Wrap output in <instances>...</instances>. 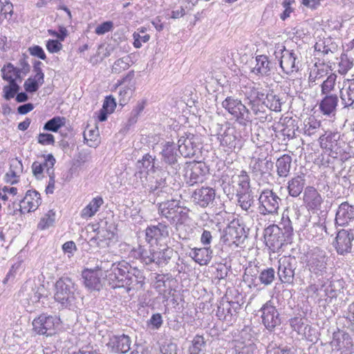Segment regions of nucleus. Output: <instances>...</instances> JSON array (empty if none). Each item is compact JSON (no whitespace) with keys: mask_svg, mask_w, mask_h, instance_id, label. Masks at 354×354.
<instances>
[{"mask_svg":"<svg viewBox=\"0 0 354 354\" xmlns=\"http://www.w3.org/2000/svg\"><path fill=\"white\" fill-rule=\"evenodd\" d=\"M262 323L270 331L273 330L276 326L280 325V315L271 301H267L261 308Z\"/></svg>","mask_w":354,"mask_h":354,"instance_id":"13","label":"nucleus"},{"mask_svg":"<svg viewBox=\"0 0 354 354\" xmlns=\"http://www.w3.org/2000/svg\"><path fill=\"white\" fill-rule=\"evenodd\" d=\"M131 62L130 56H125L117 59L112 66V73L119 74L123 71L128 69L131 66Z\"/></svg>","mask_w":354,"mask_h":354,"instance_id":"47","label":"nucleus"},{"mask_svg":"<svg viewBox=\"0 0 354 354\" xmlns=\"http://www.w3.org/2000/svg\"><path fill=\"white\" fill-rule=\"evenodd\" d=\"M320 127V122L313 117H310L304 121L302 131L307 136H313Z\"/></svg>","mask_w":354,"mask_h":354,"instance_id":"37","label":"nucleus"},{"mask_svg":"<svg viewBox=\"0 0 354 354\" xmlns=\"http://www.w3.org/2000/svg\"><path fill=\"white\" fill-rule=\"evenodd\" d=\"M304 181L302 176H297L290 180L288 186L289 194L292 197H297L303 190Z\"/></svg>","mask_w":354,"mask_h":354,"instance_id":"36","label":"nucleus"},{"mask_svg":"<svg viewBox=\"0 0 354 354\" xmlns=\"http://www.w3.org/2000/svg\"><path fill=\"white\" fill-rule=\"evenodd\" d=\"M145 108L144 102H139L130 113L127 126L131 127L136 124L138 121L140 114L143 111Z\"/></svg>","mask_w":354,"mask_h":354,"instance_id":"52","label":"nucleus"},{"mask_svg":"<svg viewBox=\"0 0 354 354\" xmlns=\"http://www.w3.org/2000/svg\"><path fill=\"white\" fill-rule=\"evenodd\" d=\"M42 63L40 61H35L33 64V71L35 77L38 79L40 83L44 82V73L41 69Z\"/></svg>","mask_w":354,"mask_h":354,"instance_id":"62","label":"nucleus"},{"mask_svg":"<svg viewBox=\"0 0 354 354\" xmlns=\"http://www.w3.org/2000/svg\"><path fill=\"white\" fill-rule=\"evenodd\" d=\"M131 341L130 337L126 335H113L108 343L111 348V351L115 353L125 354L131 349Z\"/></svg>","mask_w":354,"mask_h":354,"instance_id":"22","label":"nucleus"},{"mask_svg":"<svg viewBox=\"0 0 354 354\" xmlns=\"http://www.w3.org/2000/svg\"><path fill=\"white\" fill-rule=\"evenodd\" d=\"M247 104L255 115L261 116L266 111L265 93L254 86L249 87L245 92Z\"/></svg>","mask_w":354,"mask_h":354,"instance_id":"10","label":"nucleus"},{"mask_svg":"<svg viewBox=\"0 0 354 354\" xmlns=\"http://www.w3.org/2000/svg\"><path fill=\"white\" fill-rule=\"evenodd\" d=\"M259 212L261 214H274L279 209L277 201H259Z\"/></svg>","mask_w":354,"mask_h":354,"instance_id":"46","label":"nucleus"},{"mask_svg":"<svg viewBox=\"0 0 354 354\" xmlns=\"http://www.w3.org/2000/svg\"><path fill=\"white\" fill-rule=\"evenodd\" d=\"M47 290L44 285L35 286L28 288L27 285L24 286L19 294L25 297L28 304H35L40 301L42 298L47 297Z\"/></svg>","mask_w":354,"mask_h":354,"instance_id":"19","label":"nucleus"},{"mask_svg":"<svg viewBox=\"0 0 354 354\" xmlns=\"http://www.w3.org/2000/svg\"><path fill=\"white\" fill-rule=\"evenodd\" d=\"M133 89L131 87H122L119 92L120 103L124 105L130 100L133 95Z\"/></svg>","mask_w":354,"mask_h":354,"instance_id":"57","label":"nucleus"},{"mask_svg":"<svg viewBox=\"0 0 354 354\" xmlns=\"http://www.w3.org/2000/svg\"><path fill=\"white\" fill-rule=\"evenodd\" d=\"M44 162H41V166H43L44 169H46V172L48 175L54 174L53 167L56 162V160L54 158L53 155L49 153L46 156H44Z\"/></svg>","mask_w":354,"mask_h":354,"instance_id":"56","label":"nucleus"},{"mask_svg":"<svg viewBox=\"0 0 354 354\" xmlns=\"http://www.w3.org/2000/svg\"><path fill=\"white\" fill-rule=\"evenodd\" d=\"M37 142L41 145H54L55 137L48 133H40L37 136Z\"/></svg>","mask_w":354,"mask_h":354,"instance_id":"58","label":"nucleus"},{"mask_svg":"<svg viewBox=\"0 0 354 354\" xmlns=\"http://www.w3.org/2000/svg\"><path fill=\"white\" fill-rule=\"evenodd\" d=\"M246 237L244 227L237 222H232L225 228L222 239L225 243L239 245L241 240H244Z\"/></svg>","mask_w":354,"mask_h":354,"instance_id":"16","label":"nucleus"},{"mask_svg":"<svg viewBox=\"0 0 354 354\" xmlns=\"http://www.w3.org/2000/svg\"><path fill=\"white\" fill-rule=\"evenodd\" d=\"M3 73V79L6 80V75H10L15 82L17 80H21V73L17 67H15L12 64H8L1 70Z\"/></svg>","mask_w":354,"mask_h":354,"instance_id":"54","label":"nucleus"},{"mask_svg":"<svg viewBox=\"0 0 354 354\" xmlns=\"http://www.w3.org/2000/svg\"><path fill=\"white\" fill-rule=\"evenodd\" d=\"M278 272L281 283L292 284L295 278V270L297 261L293 257H283L278 261Z\"/></svg>","mask_w":354,"mask_h":354,"instance_id":"11","label":"nucleus"},{"mask_svg":"<svg viewBox=\"0 0 354 354\" xmlns=\"http://www.w3.org/2000/svg\"><path fill=\"white\" fill-rule=\"evenodd\" d=\"M169 235L168 226L162 223H159L157 225L149 226L145 230L146 241L151 246L166 245Z\"/></svg>","mask_w":354,"mask_h":354,"instance_id":"12","label":"nucleus"},{"mask_svg":"<svg viewBox=\"0 0 354 354\" xmlns=\"http://www.w3.org/2000/svg\"><path fill=\"white\" fill-rule=\"evenodd\" d=\"M60 324V319L55 315L46 313L40 315L32 321L35 332L38 335L50 336L55 332V328Z\"/></svg>","mask_w":354,"mask_h":354,"instance_id":"8","label":"nucleus"},{"mask_svg":"<svg viewBox=\"0 0 354 354\" xmlns=\"http://www.w3.org/2000/svg\"><path fill=\"white\" fill-rule=\"evenodd\" d=\"M266 108H269L272 111H281L282 101L279 95L273 91L265 95Z\"/></svg>","mask_w":354,"mask_h":354,"instance_id":"38","label":"nucleus"},{"mask_svg":"<svg viewBox=\"0 0 354 354\" xmlns=\"http://www.w3.org/2000/svg\"><path fill=\"white\" fill-rule=\"evenodd\" d=\"M292 158L290 156L284 154L279 158L276 162L277 171L279 177H287L289 174Z\"/></svg>","mask_w":354,"mask_h":354,"instance_id":"33","label":"nucleus"},{"mask_svg":"<svg viewBox=\"0 0 354 354\" xmlns=\"http://www.w3.org/2000/svg\"><path fill=\"white\" fill-rule=\"evenodd\" d=\"M140 261L147 266L155 263L156 252L151 247L145 248L140 245L136 250Z\"/></svg>","mask_w":354,"mask_h":354,"instance_id":"35","label":"nucleus"},{"mask_svg":"<svg viewBox=\"0 0 354 354\" xmlns=\"http://www.w3.org/2000/svg\"><path fill=\"white\" fill-rule=\"evenodd\" d=\"M161 155L164 162L171 167V171H168V173L176 174L180 169V165L178 163V158L179 156L177 153L175 144L174 142H167L161 152Z\"/></svg>","mask_w":354,"mask_h":354,"instance_id":"20","label":"nucleus"},{"mask_svg":"<svg viewBox=\"0 0 354 354\" xmlns=\"http://www.w3.org/2000/svg\"><path fill=\"white\" fill-rule=\"evenodd\" d=\"M216 315L219 319L224 320L227 323H231L234 319V317L236 316L234 313H232L229 301L223 300L218 306Z\"/></svg>","mask_w":354,"mask_h":354,"instance_id":"34","label":"nucleus"},{"mask_svg":"<svg viewBox=\"0 0 354 354\" xmlns=\"http://www.w3.org/2000/svg\"><path fill=\"white\" fill-rule=\"evenodd\" d=\"M212 253L210 248H195L192 253V257L200 265H207L211 261Z\"/></svg>","mask_w":354,"mask_h":354,"instance_id":"32","label":"nucleus"},{"mask_svg":"<svg viewBox=\"0 0 354 354\" xmlns=\"http://www.w3.org/2000/svg\"><path fill=\"white\" fill-rule=\"evenodd\" d=\"M222 106L241 125L246 126L249 122H251L250 111L240 100L232 96L227 97L222 102Z\"/></svg>","mask_w":354,"mask_h":354,"instance_id":"2","label":"nucleus"},{"mask_svg":"<svg viewBox=\"0 0 354 354\" xmlns=\"http://www.w3.org/2000/svg\"><path fill=\"white\" fill-rule=\"evenodd\" d=\"M55 220V213L50 210L48 214L41 218L37 225V228L41 230H46L53 225Z\"/></svg>","mask_w":354,"mask_h":354,"instance_id":"53","label":"nucleus"},{"mask_svg":"<svg viewBox=\"0 0 354 354\" xmlns=\"http://www.w3.org/2000/svg\"><path fill=\"white\" fill-rule=\"evenodd\" d=\"M216 196V190L211 187H202L194 191L192 197L196 199L198 197L201 199H214Z\"/></svg>","mask_w":354,"mask_h":354,"instance_id":"51","label":"nucleus"},{"mask_svg":"<svg viewBox=\"0 0 354 354\" xmlns=\"http://www.w3.org/2000/svg\"><path fill=\"white\" fill-rule=\"evenodd\" d=\"M173 253V250L169 248L156 252L155 264L156 266H160L163 263L166 264L171 258Z\"/></svg>","mask_w":354,"mask_h":354,"instance_id":"49","label":"nucleus"},{"mask_svg":"<svg viewBox=\"0 0 354 354\" xmlns=\"http://www.w3.org/2000/svg\"><path fill=\"white\" fill-rule=\"evenodd\" d=\"M315 50L323 55L332 56L337 50L338 46L333 38L328 37L319 39L315 44Z\"/></svg>","mask_w":354,"mask_h":354,"instance_id":"25","label":"nucleus"},{"mask_svg":"<svg viewBox=\"0 0 354 354\" xmlns=\"http://www.w3.org/2000/svg\"><path fill=\"white\" fill-rule=\"evenodd\" d=\"M85 286L90 290H100L102 287L101 279L95 270H85L82 272Z\"/></svg>","mask_w":354,"mask_h":354,"instance_id":"26","label":"nucleus"},{"mask_svg":"<svg viewBox=\"0 0 354 354\" xmlns=\"http://www.w3.org/2000/svg\"><path fill=\"white\" fill-rule=\"evenodd\" d=\"M217 138L220 145L227 147L228 150L235 149L237 143L240 141L236 127L229 122L219 125Z\"/></svg>","mask_w":354,"mask_h":354,"instance_id":"9","label":"nucleus"},{"mask_svg":"<svg viewBox=\"0 0 354 354\" xmlns=\"http://www.w3.org/2000/svg\"><path fill=\"white\" fill-rule=\"evenodd\" d=\"M43 84L44 83H40L38 79L35 76L33 77H30L24 82V87L26 92L35 93L39 89V86Z\"/></svg>","mask_w":354,"mask_h":354,"instance_id":"55","label":"nucleus"},{"mask_svg":"<svg viewBox=\"0 0 354 354\" xmlns=\"http://www.w3.org/2000/svg\"><path fill=\"white\" fill-rule=\"evenodd\" d=\"M354 218V205L349 204L348 201H344L339 205L336 214V221L342 220L340 225H344L348 221Z\"/></svg>","mask_w":354,"mask_h":354,"instance_id":"31","label":"nucleus"},{"mask_svg":"<svg viewBox=\"0 0 354 354\" xmlns=\"http://www.w3.org/2000/svg\"><path fill=\"white\" fill-rule=\"evenodd\" d=\"M306 268L317 277L323 276L327 270V259L324 251L318 248H313L306 254Z\"/></svg>","mask_w":354,"mask_h":354,"instance_id":"4","label":"nucleus"},{"mask_svg":"<svg viewBox=\"0 0 354 354\" xmlns=\"http://www.w3.org/2000/svg\"><path fill=\"white\" fill-rule=\"evenodd\" d=\"M337 75L334 73L330 74L321 84L322 95H333L331 93L335 89Z\"/></svg>","mask_w":354,"mask_h":354,"instance_id":"48","label":"nucleus"},{"mask_svg":"<svg viewBox=\"0 0 354 354\" xmlns=\"http://www.w3.org/2000/svg\"><path fill=\"white\" fill-rule=\"evenodd\" d=\"M6 80L9 82L10 85L3 87L4 97L9 100L15 97L20 87L10 75H6Z\"/></svg>","mask_w":354,"mask_h":354,"instance_id":"42","label":"nucleus"},{"mask_svg":"<svg viewBox=\"0 0 354 354\" xmlns=\"http://www.w3.org/2000/svg\"><path fill=\"white\" fill-rule=\"evenodd\" d=\"M339 138V135L337 133H330L325 138L324 136H322L319 137L321 147L332 152L334 147L337 145V142Z\"/></svg>","mask_w":354,"mask_h":354,"instance_id":"44","label":"nucleus"},{"mask_svg":"<svg viewBox=\"0 0 354 354\" xmlns=\"http://www.w3.org/2000/svg\"><path fill=\"white\" fill-rule=\"evenodd\" d=\"M319 107L324 115H330L335 113L338 103V97L336 94L324 95Z\"/></svg>","mask_w":354,"mask_h":354,"instance_id":"27","label":"nucleus"},{"mask_svg":"<svg viewBox=\"0 0 354 354\" xmlns=\"http://www.w3.org/2000/svg\"><path fill=\"white\" fill-rule=\"evenodd\" d=\"M65 124L66 118L64 117L55 116L44 124L43 129L48 131L57 132Z\"/></svg>","mask_w":354,"mask_h":354,"instance_id":"40","label":"nucleus"},{"mask_svg":"<svg viewBox=\"0 0 354 354\" xmlns=\"http://www.w3.org/2000/svg\"><path fill=\"white\" fill-rule=\"evenodd\" d=\"M131 268L132 266L125 261L112 264L109 274L105 275L109 286L113 289L123 287L124 279L128 276Z\"/></svg>","mask_w":354,"mask_h":354,"instance_id":"5","label":"nucleus"},{"mask_svg":"<svg viewBox=\"0 0 354 354\" xmlns=\"http://www.w3.org/2000/svg\"><path fill=\"white\" fill-rule=\"evenodd\" d=\"M55 291V301L66 307L75 299L77 286L72 279L62 277L56 281Z\"/></svg>","mask_w":354,"mask_h":354,"instance_id":"1","label":"nucleus"},{"mask_svg":"<svg viewBox=\"0 0 354 354\" xmlns=\"http://www.w3.org/2000/svg\"><path fill=\"white\" fill-rule=\"evenodd\" d=\"M256 65L252 72L257 75L268 76L270 74L271 63L266 55H258L256 57Z\"/></svg>","mask_w":354,"mask_h":354,"instance_id":"30","label":"nucleus"},{"mask_svg":"<svg viewBox=\"0 0 354 354\" xmlns=\"http://www.w3.org/2000/svg\"><path fill=\"white\" fill-rule=\"evenodd\" d=\"M330 344L333 350L342 351L346 354L351 353L353 347L349 334L339 329L333 333V339Z\"/></svg>","mask_w":354,"mask_h":354,"instance_id":"15","label":"nucleus"},{"mask_svg":"<svg viewBox=\"0 0 354 354\" xmlns=\"http://www.w3.org/2000/svg\"><path fill=\"white\" fill-rule=\"evenodd\" d=\"M207 171L208 168L204 162H194L191 163L187 167L185 174L187 183L193 185L198 183H202Z\"/></svg>","mask_w":354,"mask_h":354,"instance_id":"14","label":"nucleus"},{"mask_svg":"<svg viewBox=\"0 0 354 354\" xmlns=\"http://www.w3.org/2000/svg\"><path fill=\"white\" fill-rule=\"evenodd\" d=\"M145 279L142 272L140 270L137 268L132 267L128 276L124 279V282L122 288H126L127 292H129L138 285L142 287L145 283Z\"/></svg>","mask_w":354,"mask_h":354,"instance_id":"24","label":"nucleus"},{"mask_svg":"<svg viewBox=\"0 0 354 354\" xmlns=\"http://www.w3.org/2000/svg\"><path fill=\"white\" fill-rule=\"evenodd\" d=\"M274 167V163L270 159L267 158H252L250 162V169L253 176L256 178H262L266 175H271V171Z\"/></svg>","mask_w":354,"mask_h":354,"instance_id":"21","label":"nucleus"},{"mask_svg":"<svg viewBox=\"0 0 354 354\" xmlns=\"http://www.w3.org/2000/svg\"><path fill=\"white\" fill-rule=\"evenodd\" d=\"M238 184L241 190H238V195L240 197L244 196L250 189V177L248 173L242 170L237 176Z\"/></svg>","mask_w":354,"mask_h":354,"instance_id":"43","label":"nucleus"},{"mask_svg":"<svg viewBox=\"0 0 354 354\" xmlns=\"http://www.w3.org/2000/svg\"><path fill=\"white\" fill-rule=\"evenodd\" d=\"M340 98L344 107L351 106L354 103V80H348L340 90Z\"/></svg>","mask_w":354,"mask_h":354,"instance_id":"28","label":"nucleus"},{"mask_svg":"<svg viewBox=\"0 0 354 354\" xmlns=\"http://www.w3.org/2000/svg\"><path fill=\"white\" fill-rule=\"evenodd\" d=\"M137 167L139 169L143 168L146 170L147 174H149V171L155 173V158L148 153L145 154L141 160L138 161Z\"/></svg>","mask_w":354,"mask_h":354,"instance_id":"45","label":"nucleus"},{"mask_svg":"<svg viewBox=\"0 0 354 354\" xmlns=\"http://www.w3.org/2000/svg\"><path fill=\"white\" fill-rule=\"evenodd\" d=\"M113 24L112 21H104L96 27L95 32L98 35H102L111 31L113 29Z\"/></svg>","mask_w":354,"mask_h":354,"instance_id":"59","label":"nucleus"},{"mask_svg":"<svg viewBox=\"0 0 354 354\" xmlns=\"http://www.w3.org/2000/svg\"><path fill=\"white\" fill-rule=\"evenodd\" d=\"M320 291L324 292L325 296L330 299L336 297L337 292L343 288L344 282L340 279H324L320 281Z\"/></svg>","mask_w":354,"mask_h":354,"instance_id":"23","label":"nucleus"},{"mask_svg":"<svg viewBox=\"0 0 354 354\" xmlns=\"http://www.w3.org/2000/svg\"><path fill=\"white\" fill-rule=\"evenodd\" d=\"M62 48V44L58 41L55 39H49L46 44L47 50L51 53H57Z\"/></svg>","mask_w":354,"mask_h":354,"instance_id":"63","label":"nucleus"},{"mask_svg":"<svg viewBox=\"0 0 354 354\" xmlns=\"http://www.w3.org/2000/svg\"><path fill=\"white\" fill-rule=\"evenodd\" d=\"M275 279V271L272 268H268L261 271L259 276L260 282L264 286L270 285Z\"/></svg>","mask_w":354,"mask_h":354,"instance_id":"50","label":"nucleus"},{"mask_svg":"<svg viewBox=\"0 0 354 354\" xmlns=\"http://www.w3.org/2000/svg\"><path fill=\"white\" fill-rule=\"evenodd\" d=\"M28 202L30 201H15L13 203V206L21 214L28 213L31 212V208H32L31 206H28Z\"/></svg>","mask_w":354,"mask_h":354,"instance_id":"60","label":"nucleus"},{"mask_svg":"<svg viewBox=\"0 0 354 354\" xmlns=\"http://www.w3.org/2000/svg\"><path fill=\"white\" fill-rule=\"evenodd\" d=\"M250 329L244 328L240 333V338L236 341L235 349L237 354H254L257 346L254 342Z\"/></svg>","mask_w":354,"mask_h":354,"instance_id":"17","label":"nucleus"},{"mask_svg":"<svg viewBox=\"0 0 354 354\" xmlns=\"http://www.w3.org/2000/svg\"><path fill=\"white\" fill-rule=\"evenodd\" d=\"M102 204L103 201H91L90 203L81 211V217L82 218L92 217L99 210Z\"/></svg>","mask_w":354,"mask_h":354,"instance_id":"41","label":"nucleus"},{"mask_svg":"<svg viewBox=\"0 0 354 354\" xmlns=\"http://www.w3.org/2000/svg\"><path fill=\"white\" fill-rule=\"evenodd\" d=\"M354 233L352 230H341L338 232L335 247L339 254L344 255L351 252Z\"/></svg>","mask_w":354,"mask_h":354,"instance_id":"18","label":"nucleus"},{"mask_svg":"<svg viewBox=\"0 0 354 354\" xmlns=\"http://www.w3.org/2000/svg\"><path fill=\"white\" fill-rule=\"evenodd\" d=\"M176 201H165L159 204L158 211L160 214L166 218L176 216V214H180L183 209L178 204H175Z\"/></svg>","mask_w":354,"mask_h":354,"instance_id":"29","label":"nucleus"},{"mask_svg":"<svg viewBox=\"0 0 354 354\" xmlns=\"http://www.w3.org/2000/svg\"><path fill=\"white\" fill-rule=\"evenodd\" d=\"M148 324L152 326L154 329H158L162 324V318L160 313H156L152 315L150 319L148 321Z\"/></svg>","mask_w":354,"mask_h":354,"instance_id":"64","label":"nucleus"},{"mask_svg":"<svg viewBox=\"0 0 354 354\" xmlns=\"http://www.w3.org/2000/svg\"><path fill=\"white\" fill-rule=\"evenodd\" d=\"M206 342L202 335H196L189 348V354H205Z\"/></svg>","mask_w":354,"mask_h":354,"instance_id":"39","label":"nucleus"},{"mask_svg":"<svg viewBox=\"0 0 354 354\" xmlns=\"http://www.w3.org/2000/svg\"><path fill=\"white\" fill-rule=\"evenodd\" d=\"M28 51L30 54L34 57H37L42 60H45L46 58V54L43 50V48L38 46L35 45L28 48Z\"/></svg>","mask_w":354,"mask_h":354,"instance_id":"61","label":"nucleus"},{"mask_svg":"<svg viewBox=\"0 0 354 354\" xmlns=\"http://www.w3.org/2000/svg\"><path fill=\"white\" fill-rule=\"evenodd\" d=\"M292 232V227L288 226L285 228V232H283L282 230L275 224L269 225L264 230V239L266 244L272 250L280 248L284 239V234H286L287 236H289Z\"/></svg>","mask_w":354,"mask_h":354,"instance_id":"7","label":"nucleus"},{"mask_svg":"<svg viewBox=\"0 0 354 354\" xmlns=\"http://www.w3.org/2000/svg\"><path fill=\"white\" fill-rule=\"evenodd\" d=\"M274 55L279 59V64L283 71L290 74L299 71L301 64L298 55L294 50H288L285 46L278 44L275 46Z\"/></svg>","mask_w":354,"mask_h":354,"instance_id":"3","label":"nucleus"},{"mask_svg":"<svg viewBox=\"0 0 354 354\" xmlns=\"http://www.w3.org/2000/svg\"><path fill=\"white\" fill-rule=\"evenodd\" d=\"M201 145V138L190 133H185L178 141V151L185 158L194 157L199 153Z\"/></svg>","mask_w":354,"mask_h":354,"instance_id":"6","label":"nucleus"}]
</instances>
